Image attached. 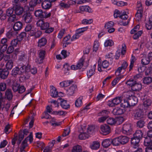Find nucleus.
Returning a JSON list of instances; mask_svg holds the SVG:
<instances>
[{
	"label": "nucleus",
	"instance_id": "nucleus-58",
	"mask_svg": "<svg viewBox=\"0 0 152 152\" xmlns=\"http://www.w3.org/2000/svg\"><path fill=\"white\" fill-rule=\"evenodd\" d=\"M19 87V84L16 83H14L12 87L13 91L14 92L18 91Z\"/></svg>",
	"mask_w": 152,
	"mask_h": 152
},
{
	"label": "nucleus",
	"instance_id": "nucleus-8",
	"mask_svg": "<svg viewBox=\"0 0 152 152\" xmlns=\"http://www.w3.org/2000/svg\"><path fill=\"white\" fill-rule=\"evenodd\" d=\"M36 28L31 24L27 25L25 28L26 33L30 36H33L35 31Z\"/></svg>",
	"mask_w": 152,
	"mask_h": 152
},
{
	"label": "nucleus",
	"instance_id": "nucleus-51",
	"mask_svg": "<svg viewBox=\"0 0 152 152\" xmlns=\"http://www.w3.org/2000/svg\"><path fill=\"white\" fill-rule=\"evenodd\" d=\"M124 118L122 117H120L115 118V124L119 125L121 124L124 121Z\"/></svg>",
	"mask_w": 152,
	"mask_h": 152
},
{
	"label": "nucleus",
	"instance_id": "nucleus-35",
	"mask_svg": "<svg viewBox=\"0 0 152 152\" xmlns=\"http://www.w3.org/2000/svg\"><path fill=\"white\" fill-rule=\"evenodd\" d=\"M143 82L144 84L149 85L152 82V78L151 77H145L143 78Z\"/></svg>",
	"mask_w": 152,
	"mask_h": 152
},
{
	"label": "nucleus",
	"instance_id": "nucleus-9",
	"mask_svg": "<svg viewBox=\"0 0 152 152\" xmlns=\"http://www.w3.org/2000/svg\"><path fill=\"white\" fill-rule=\"evenodd\" d=\"M134 118L135 119L139 120L145 118L144 112L141 109L137 110L134 113Z\"/></svg>",
	"mask_w": 152,
	"mask_h": 152
},
{
	"label": "nucleus",
	"instance_id": "nucleus-50",
	"mask_svg": "<svg viewBox=\"0 0 152 152\" xmlns=\"http://www.w3.org/2000/svg\"><path fill=\"white\" fill-rule=\"evenodd\" d=\"M119 137L112 140V143L113 145L118 146L120 143Z\"/></svg>",
	"mask_w": 152,
	"mask_h": 152
},
{
	"label": "nucleus",
	"instance_id": "nucleus-33",
	"mask_svg": "<svg viewBox=\"0 0 152 152\" xmlns=\"http://www.w3.org/2000/svg\"><path fill=\"white\" fill-rule=\"evenodd\" d=\"M82 147L81 145H77L74 146L72 150V152H82Z\"/></svg>",
	"mask_w": 152,
	"mask_h": 152
},
{
	"label": "nucleus",
	"instance_id": "nucleus-63",
	"mask_svg": "<svg viewBox=\"0 0 152 152\" xmlns=\"http://www.w3.org/2000/svg\"><path fill=\"white\" fill-rule=\"evenodd\" d=\"M26 90L24 86H20L19 85V87L18 88V92L20 94H22Z\"/></svg>",
	"mask_w": 152,
	"mask_h": 152
},
{
	"label": "nucleus",
	"instance_id": "nucleus-17",
	"mask_svg": "<svg viewBox=\"0 0 152 152\" xmlns=\"http://www.w3.org/2000/svg\"><path fill=\"white\" fill-rule=\"evenodd\" d=\"M41 6L43 9L47 10L51 7L52 4L50 1L45 0L42 2Z\"/></svg>",
	"mask_w": 152,
	"mask_h": 152
},
{
	"label": "nucleus",
	"instance_id": "nucleus-21",
	"mask_svg": "<svg viewBox=\"0 0 152 152\" xmlns=\"http://www.w3.org/2000/svg\"><path fill=\"white\" fill-rule=\"evenodd\" d=\"M9 74V72L6 69H0V77L2 79L6 78Z\"/></svg>",
	"mask_w": 152,
	"mask_h": 152
},
{
	"label": "nucleus",
	"instance_id": "nucleus-60",
	"mask_svg": "<svg viewBox=\"0 0 152 152\" xmlns=\"http://www.w3.org/2000/svg\"><path fill=\"white\" fill-rule=\"evenodd\" d=\"M122 12H121L119 10H115L114 14V17L117 18L118 17H119L120 18V16L121 15V14L122 13Z\"/></svg>",
	"mask_w": 152,
	"mask_h": 152
},
{
	"label": "nucleus",
	"instance_id": "nucleus-42",
	"mask_svg": "<svg viewBox=\"0 0 152 152\" xmlns=\"http://www.w3.org/2000/svg\"><path fill=\"white\" fill-rule=\"evenodd\" d=\"M145 124L144 118L141 119L137 122V126L140 128H142L144 126Z\"/></svg>",
	"mask_w": 152,
	"mask_h": 152
},
{
	"label": "nucleus",
	"instance_id": "nucleus-46",
	"mask_svg": "<svg viewBox=\"0 0 152 152\" xmlns=\"http://www.w3.org/2000/svg\"><path fill=\"white\" fill-rule=\"evenodd\" d=\"M142 31H138L137 32L135 33L133 36V39H137L140 37L142 34Z\"/></svg>",
	"mask_w": 152,
	"mask_h": 152
},
{
	"label": "nucleus",
	"instance_id": "nucleus-22",
	"mask_svg": "<svg viewBox=\"0 0 152 152\" xmlns=\"http://www.w3.org/2000/svg\"><path fill=\"white\" fill-rule=\"evenodd\" d=\"M120 143L124 145L127 143L129 141V138L126 136H120L119 137Z\"/></svg>",
	"mask_w": 152,
	"mask_h": 152
},
{
	"label": "nucleus",
	"instance_id": "nucleus-55",
	"mask_svg": "<svg viewBox=\"0 0 152 152\" xmlns=\"http://www.w3.org/2000/svg\"><path fill=\"white\" fill-rule=\"evenodd\" d=\"M14 11L13 7L12 8H9L7 9L6 11V15L8 16L12 15Z\"/></svg>",
	"mask_w": 152,
	"mask_h": 152
},
{
	"label": "nucleus",
	"instance_id": "nucleus-6",
	"mask_svg": "<svg viewBox=\"0 0 152 152\" xmlns=\"http://www.w3.org/2000/svg\"><path fill=\"white\" fill-rule=\"evenodd\" d=\"M142 99L143 101V106L145 109H148L152 104V101L149 97L147 95H144L142 96Z\"/></svg>",
	"mask_w": 152,
	"mask_h": 152
},
{
	"label": "nucleus",
	"instance_id": "nucleus-37",
	"mask_svg": "<svg viewBox=\"0 0 152 152\" xmlns=\"http://www.w3.org/2000/svg\"><path fill=\"white\" fill-rule=\"evenodd\" d=\"M80 10L82 12L86 11L88 12H90L91 11V10L90 7L88 6H83L80 7Z\"/></svg>",
	"mask_w": 152,
	"mask_h": 152
},
{
	"label": "nucleus",
	"instance_id": "nucleus-49",
	"mask_svg": "<svg viewBox=\"0 0 152 152\" xmlns=\"http://www.w3.org/2000/svg\"><path fill=\"white\" fill-rule=\"evenodd\" d=\"M115 118H108L107 121V124L111 125L115 124Z\"/></svg>",
	"mask_w": 152,
	"mask_h": 152
},
{
	"label": "nucleus",
	"instance_id": "nucleus-52",
	"mask_svg": "<svg viewBox=\"0 0 152 152\" xmlns=\"http://www.w3.org/2000/svg\"><path fill=\"white\" fill-rule=\"evenodd\" d=\"M88 135L85 133H82L79 134V137L80 140H85L88 137Z\"/></svg>",
	"mask_w": 152,
	"mask_h": 152
},
{
	"label": "nucleus",
	"instance_id": "nucleus-5",
	"mask_svg": "<svg viewBox=\"0 0 152 152\" xmlns=\"http://www.w3.org/2000/svg\"><path fill=\"white\" fill-rule=\"evenodd\" d=\"M34 15L36 17L42 18H49L51 16L50 12L47 13L46 11L43 12L41 10H38L35 11Z\"/></svg>",
	"mask_w": 152,
	"mask_h": 152
},
{
	"label": "nucleus",
	"instance_id": "nucleus-1",
	"mask_svg": "<svg viewBox=\"0 0 152 152\" xmlns=\"http://www.w3.org/2000/svg\"><path fill=\"white\" fill-rule=\"evenodd\" d=\"M29 70V67L26 66H23L20 68L19 67H16L12 70V75L13 76L15 77L18 75L22 74L23 76L20 77V80H22V81H24L30 77V75L28 72Z\"/></svg>",
	"mask_w": 152,
	"mask_h": 152
},
{
	"label": "nucleus",
	"instance_id": "nucleus-44",
	"mask_svg": "<svg viewBox=\"0 0 152 152\" xmlns=\"http://www.w3.org/2000/svg\"><path fill=\"white\" fill-rule=\"evenodd\" d=\"M82 97H80L76 100L75 102V105L76 107H79L80 106L82 105Z\"/></svg>",
	"mask_w": 152,
	"mask_h": 152
},
{
	"label": "nucleus",
	"instance_id": "nucleus-2",
	"mask_svg": "<svg viewBox=\"0 0 152 152\" xmlns=\"http://www.w3.org/2000/svg\"><path fill=\"white\" fill-rule=\"evenodd\" d=\"M143 136V133L141 130H138L136 131L131 140V145L133 148H137L139 147V143Z\"/></svg>",
	"mask_w": 152,
	"mask_h": 152
},
{
	"label": "nucleus",
	"instance_id": "nucleus-26",
	"mask_svg": "<svg viewBox=\"0 0 152 152\" xmlns=\"http://www.w3.org/2000/svg\"><path fill=\"white\" fill-rule=\"evenodd\" d=\"M142 88V85L140 83L137 82L132 87L131 89L133 91H139L141 90Z\"/></svg>",
	"mask_w": 152,
	"mask_h": 152
},
{
	"label": "nucleus",
	"instance_id": "nucleus-59",
	"mask_svg": "<svg viewBox=\"0 0 152 152\" xmlns=\"http://www.w3.org/2000/svg\"><path fill=\"white\" fill-rule=\"evenodd\" d=\"M140 27V26L139 25L135 26L134 28L131 30L130 31L131 34H134L136 32L139 30Z\"/></svg>",
	"mask_w": 152,
	"mask_h": 152
},
{
	"label": "nucleus",
	"instance_id": "nucleus-57",
	"mask_svg": "<svg viewBox=\"0 0 152 152\" xmlns=\"http://www.w3.org/2000/svg\"><path fill=\"white\" fill-rule=\"evenodd\" d=\"M149 66L148 68L147 69L145 72V74L146 75H148L152 72V62Z\"/></svg>",
	"mask_w": 152,
	"mask_h": 152
},
{
	"label": "nucleus",
	"instance_id": "nucleus-45",
	"mask_svg": "<svg viewBox=\"0 0 152 152\" xmlns=\"http://www.w3.org/2000/svg\"><path fill=\"white\" fill-rule=\"evenodd\" d=\"M150 61L148 57H144L142 59L141 63L143 65H146L149 64Z\"/></svg>",
	"mask_w": 152,
	"mask_h": 152
},
{
	"label": "nucleus",
	"instance_id": "nucleus-30",
	"mask_svg": "<svg viewBox=\"0 0 152 152\" xmlns=\"http://www.w3.org/2000/svg\"><path fill=\"white\" fill-rule=\"evenodd\" d=\"M96 65L94 64L91 67V68L87 72V75L88 78L90 77L94 74Z\"/></svg>",
	"mask_w": 152,
	"mask_h": 152
},
{
	"label": "nucleus",
	"instance_id": "nucleus-19",
	"mask_svg": "<svg viewBox=\"0 0 152 152\" xmlns=\"http://www.w3.org/2000/svg\"><path fill=\"white\" fill-rule=\"evenodd\" d=\"M23 27V23L20 21H17L14 24L13 28L14 31H16L20 30Z\"/></svg>",
	"mask_w": 152,
	"mask_h": 152
},
{
	"label": "nucleus",
	"instance_id": "nucleus-61",
	"mask_svg": "<svg viewBox=\"0 0 152 152\" xmlns=\"http://www.w3.org/2000/svg\"><path fill=\"white\" fill-rule=\"evenodd\" d=\"M37 4L36 0H31L29 3V5L30 7H33L36 6Z\"/></svg>",
	"mask_w": 152,
	"mask_h": 152
},
{
	"label": "nucleus",
	"instance_id": "nucleus-11",
	"mask_svg": "<svg viewBox=\"0 0 152 152\" xmlns=\"http://www.w3.org/2000/svg\"><path fill=\"white\" fill-rule=\"evenodd\" d=\"M100 129L101 133L104 135H107L109 134L111 131L110 127L107 125L104 124L101 126Z\"/></svg>",
	"mask_w": 152,
	"mask_h": 152
},
{
	"label": "nucleus",
	"instance_id": "nucleus-32",
	"mask_svg": "<svg viewBox=\"0 0 152 152\" xmlns=\"http://www.w3.org/2000/svg\"><path fill=\"white\" fill-rule=\"evenodd\" d=\"M137 82L136 80L132 78H130L126 82L127 86L131 87V89Z\"/></svg>",
	"mask_w": 152,
	"mask_h": 152
},
{
	"label": "nucleus",
	"instance_id": "nucleus-47",
	"mask_svg": "<svg viewBox=\"0 0 152 152\" xmlns=\"http://www.w3.org/2000/svg\"><path fill=\"white\" fill-rule=\"evenodd\" d=\"M26 66H28L29 67V70L28 72L29 74L30 77V73H31L33 75H35L37 73V70L36 68L34 67L31 68L30 66L28 65Z\"/></svg>",
	"mask_w": 152,
	"mask_h": 152
},
{
	"label": "nucleus",
	"instance_id": "nucleus-40",
	"mask_svg": "<svg viewBox=\"0 0 152 152\" xmlns=\"http://www.w3.org/2000/svg\"><path fill=\"white\" fill-rule=\"evenodd\" d=\"M84 61V59L83 58H81L76 65L77 69H80L83 66Z\"/></svg>",
	"mask_w": 152,
	"mask_h": 152
},
{
	"label": "nucleus",
	"instance_id": "nucleus-53",
	"mask_svg": "<svg viewBox=\"0 0 152 152\" xmlns=\"http://www.w3.org/2000/svg\"><path fill=\"white\" fill-rule=\"evenodd\" d=\"M28 133V130L26 129H24L23 131L20 130L19 132V136L22 135L23 138H24L25 136L27 135Z\"/></svg>",
	"mask_w": 152,
	"mask_h": 152
},
{
	"label": "nucleus",
	"instance_id": "nucleus-29",
	"mask_svg": "<svg viewBox=\"0 0 152 152\" xmlns=\"http://www.w3.org/2000/svg\"><path fill=\"white\" fill-rule=\"evenodd\" d=\"M144 145L147 147L151 146L152 145V141L149 137H146L145 138Z\"/></svg>",
	"mask_w": 152,
	"mask_h": 152
},
{
	"label": "nucleus",
	"instance_id": "nucleus-7",
	"mask_svg": "<svg viewBox=\"0 0 152 152\" xmlns=\"http://www.w3.org/2000/svg\"><path fill=\"white\" fill-rule=\"evenodd\" d=\"M132 128L130 124L128 123L123 125L122 132L124 134L129 135L132 133Z\"/></svg>",
	"mask_w": 152,
	"mask_h": 152
},
{
	"label": "nucleus",
	"instance_id": "nucleus-10",
	"mask_svg": "<svg viewBox=\"0 0 152 152\" xmlns=\"http://www.w3.org/2000/svg\"><path fill=\"white\" fill-rule=\"evenodd\" d=\"M13 8L15 14L17 15H21L24 11L23 7L19 4H13Z\"/></svg>",
	"mask_w": 152,
	"mask_h": 152
},
{
	"label": "nucleus",
	"instance_id": "nucleus-28",
	"mask_svg": "<svg viewBox=\"0 0 152 152\" xmlns=\"http://www.w3.org/2000/svg\"><path fill=\"white\" fill-rule=\"evenodd\" d=\"M142 16V10L140 9H138L136 13L135 16L137 20L139 21L140 20Z\"/></svg>",
	"mask_w": 152,
	"mask_h": 152
},
{
	"label": "nucleus",
	"instance_id": "nucleus-16",
	"mask_svg": "<svg viewBox=\"0 0 152 152\" xmlns=\"http://www.w3.org/2000/svg\"><path fill=\"white\" fill-rule=\"evenodd\" d=\"M138 102V99L137 98L134 96H132V95L129 96L128 99L129 104L130 105V106H134Z\"/></svg>",
	"mask_w": 152,
	"mask_h": 152
},
{
	"label": "nucleus",
	"instance_id": "nucleus-34",
	"mask_svg": "<svg viewBox=\"0 0 152 152\" xmlns=\"http://www.w3.org/2000/svg\"><path fill=\"white\" fill-rule=\"evenodd\" d=\"M47 42V41L45 38H42L39 40L38 46L40 47L44 46L46 44Z\"/></svg>",
	"mask_w": 152,
	"mask_h": 152
},
{
	"label": "nucleus",
	"instance_id": "nucleus-13",
	"mask_svg": "<svg viewBox=\"0 0 152 152\" xmlns=\"http://www.w3.org/2000/svg\"><path fill=\"white\" fill-rule=\"evenodd\" d=\"M24 21L26 23H31L33 20V17L31 14L29 12L25 13L22 17Z\"/></svg>",
	"mask_w": 152,
	"mask_h": 152
},
{
	"label": "nucleus",
	"instance_id": "nucleus-15",
	"mask_svg": "<svg viewBox=\"0 0 152 152\" xmlns=\"http://www.w3.org/2000/svg\"><path fill=\"white\" fill-rule=\"evenodd\" d=\"M77 89V86L75 84H73L66 90L67 94L68 95H72L75 93Z\"/></svg>",
	"mask_w": 152,
	"mask_h": 152
},
{
	"label": "nucleus",
	"instance_id": "nucleus-18",
	"mask_svg": "<svg viewBox=\"0 0 152 152\" xmlns=\"http://www.w3.org/2000/svg\"><path fill=\"white\" fill-rule=\"evenodd\" d=\"M13 96V95L11 89H7L5 92V98L9 101H10L12 99Z\"/></svg>",
	"mask_w": 152,
	"mask_h": 152
},
{
	"label": "nucleus",
	"instance_id": "nucleus-27",
	"mask_svg": "<svg viewBox=\"0 0 152 152\" xmlns=\"http://www.w3.org/2000/svg\"><path fill=\"white\" fill-rule=\"evenodd\" d=\"M99 147L100 143L98 141L93 142L90 145V148L93 150H97Z\"/></svg>",
	"mask_w": 152,
	"mask_h": 152
},
{
	"label": "nucleus",
	"instance_id": "nucleus-36",
	"mask_svg": "<svg viewBox=\"0 0 152 152\" xmlns=\"http://www.w3.org/2000/svg\"><path fill=\"white\" fill-rule=\"evenodd\" d=\"M136 60V59L135 58L134 56L133 55H132L130 61V64L129 66V71H131L133 67L134 66V63Z\"/></svg>",
	"mask_w": 152,
	"mask_h": 152
},
{
	"label": "nucleus",
	"instance_id": "nucleus-39",
	"mask_svg": "<svg viewBox=\"0 0 152 152\" xmlns=\"http://www.w3.org/2000/svg\"><path fill=\"white\" fill-rule=\"evenodd\" d=\"M50 95L53 97H56L58 96V92L55 88L53 87L51 90Z\"/></svg>",
	"mask_w": 152,
	"mask_h": 152
},
{
	"label": "nucleus",
	"instance_id": "nucleus-14",
	"mask_svg": "<svg viewBox=\"0 0 152 152\" xmlns=\"http://www.w3.org/2000/svg\"><path fill=\"white\" fill-rule=\"evenodd\" d=\"M109 65V62L106 61L104 60L102 61V63H101V61L100 60H99L98 62V70L99 72L102 71L101 66H102L103 68L105 69L107 68Z\"/></svg>",
	"mask_w": 152,
	"mask_h": 152
},
{
	"label": "nucleus",
	"instance_id": "nucleus-48",
	"mask_svg": "<svg viewBox=\"0 0 152 152\" xmlns=\"http://www.w3.org/2000/svg\"><path fill=\"white\" fill-rule=\"evenodd\" d=\"M114 43L113 41L111 39H108L104 43L105 47L111 46L113 45Z\"/></svg>",
	"mask_w": 152,
	"mask_h": 152
},
{
	"label": "nucleus",
	"instance_id": "nucleus-20",
	"mask_svg": "<svg viewBox=\"0 0 152 152\" xmlns=\"http://www.w3.org/2000/svg\"><path fill=\"white\" fill-rule=\"evenodd\" d=\"M27 59V55L26 53L23 51L19 52L18 60L20 61H25Z\"/></svg>",
	"mask_w": 152,
	"mask_h": 152
},
{
	"label": "nucleus",
	"instance_id": "nucleus-31",
	"mask_svg": "<svg viewBox=\"0 0 152 152\" xmlns=\"http://www.w3.org/2000/svg\"><path fill=\"white\" fill-rule=\"evenodd\" d=\"M14 65V62L12 60H9L6 64V67L7 69L8 70H11L13 67Z\"/></svg>",
	"mask_w": 152,
	"mask_h": 152
},
{
	"label": "nucleus",
	"instance_id": "nucleus-43",
	"mask_svg": "<svg viewBox=\"0 0 152 152\" xmlns=\"http://www.w3.org/2000/svg\"><path fill=\"white\" fill-rule=\"evenodd\" d=\"M114 24V22L112 21L108 22L105 24L104 28L106 29H109L113 27Z\"/></svg>",
	"mask_w": 152,
	"mask_h": 152
},
{
	"label": "nucleus",
	"instance_id": "nucleus-38",
	"mask_svg": "<svg viewBox=\"0 0 152 152\" xmlns=\"http://www.w3.org/2000/svg\"><path fill=\"white\" fill-rule=\"evenodd\" d=\"M61 105L63 108L65 109H67L70 107L69 105L67 103L66 101L64 100L61 101Z\"/></svg>",
	"mask_w": 152,
	"mask_h": 152
},
{
	"label": "nucleus",
	"instance_id": "nucleus-24",
	"mask_svg": "<svg viewBox=\"0 0 152 152\" xmlns=\"http://www.w3.org/2000/svg\"><path fill=\"white\" fill-rule=\"evenodd\" d=\"M74 82L72 80H66L61 82L60 83V86L62 87H67Z\"/></svg>",
	"mask_w": 152,
	"mask_h": 152
},
{
	"label": "nucleus",
	"instance_id": "nucleus-64",
	"mask_svg": "<svg viewBox=\"0 0 152 152\" xmlns=\"http://www.w3.org/2000/svg\"><path fill=\"white\" fill-rule=\"evenodd\" d=\"M145 27L148 30H150L152 28V23L148 21L145 24Z\"/></svg>",
	"mask_w": 152,
	"mask_h": 152
},
{
	"label": "nucleus",
	"instance_id": "nucleus-41",
	"mask_svg": "<svg viewBox=\"0 0 152 152\" xmlns=\"http://www.w3.org/2000/svg\"><path fill=\"white\" fill-rule=\"evenodd\" d=\"M8 21L10 23L15 22L17 20V19L16 17V15L15 14H13L12 15L9 16Z\"/></svg>",
	"mask_w": 152,
	"mask_h": 152
},
{
	"label": "nucleus",
	"instance_id": "nucleus-12",
	"mask_svg": "<svg viewBox=\"0 0 152 152\" xmlns=\"http://www.w3.org/2000/svg\"><path fill=\"white\" fill-rule=\"evenodd\" d=\"M122 101L121 97H116L111 101H109L108 102V105L111 107L115 106L121 102Z\"/></svg>",
	"mask_w": 152,
	"mask_h": 152
},
{
	"label": "nucleus",
	"instance_id": "nucleus-23",
	"mask_svg": "<svg viewBox=\"0 0 152 152\" xmlns=\"http://www.w3.org/2000/svg\"><path fill=\"white\" fill-rule=\"evenodd\" d=\"M111 144L112 140L110 139L104 140L102 143V146L105 148H108Z\"/></svg>",
	"mask_w": 152,
	"mask_h": 152
},
{
	"label": "nucleus",
	"instance_id": "nucleus-56",
	"mask_svg": "<svg viewBox=\"0 0 152 152\" xmlns=\"http://www.w3.org/2000/svg\"><path fill=\"white\" fill-rule=\"evenodd\" d=\"M6 89V84L4 82L0 83V91H4Z\"/></svg>",
	"mask_w": 152,
	"mask_h": 152
},
{
	"label": "nucleus",
	"instance_id": "nucleus-3",
	"mask_svg": "<svg viewBox=\"0 0 152 152\" xmlns=\"http://www.w3.org/2000/svg\"><path fill=\"white\" fill-rule=\"evenodd\" d=\"M36 24L37 26L39 27L41 30L45 31L46 33L49 34L54 30V28L50 27L49 23L45 22L43 20H39Z\"/></svg>",
	"mask_w": 152,
	"mask_h": 152
},
{
	"label": "nucleus",
	"instance_id": "nucleus-4",
	"mask_svg": "<svg viewBox=\"0 0 152 152\" xmlns=\"http://www.w3.org/2000/svg\"><path fill=\"white\" fill-rule=\"evenodd\" d=\"M28 140L29 141L30 143H31L32 142L33 138L32 132H31L29 136L25 138L22 142L20 148V152H23V151H25L24 149L28 146L27 142Z\"/></svg>",
	"mask_w": 152,
	"mask_h": 152
},
{
	"label": "nucleus",
	"instance_id": "nucleus-25",
	"mask_svg": "<svg viewBox=\"0 0 152 152\" xmlns=\"http://www.w3.org/2000/svg\"><path fill=\"white\" fill-rule=\"evenodd\" d=\"M112 113L115 115H121L124 113V110L120 108L117 107L113 110Z\"/></svg>",
	"mask_w": 152,
	"mask_h": 152
},
{
	"label": "nucleus",
	"instance_id": "nucleus-62",
	"mask_svg": "<svg viewBox=\"0 0 152 152\" xmlns=\"http://www.w3.org/2000/svg\"><path fill=\"white\" fill-rule=\"evenodd\" d=\"M122 77L121 76H119L114 80L112 82V85L115 86L117 83L121 79Z\"/></svg>",
	"mask_w": 152,
	"mask_h": 152
},
{
	"label": "nucleus",
	"instance_id": "nucleus-54",
	"mask_svg": "<svg viewBox=\"0 0 152 152\" xmlns=\"http://www.w3.org/2000/svg\"><path fill=\"white\" fill-rule=\"evenodd\" d=\"M45 51L44 50H41L39 52V56L41 59L40 61H42L44 59L45 54Z\"/></svg>",
	"mask_w": 152,
	"mask_h": 152
}]
</instances>
